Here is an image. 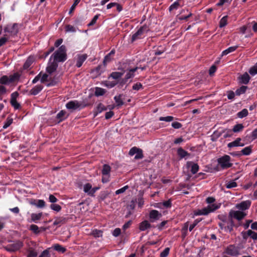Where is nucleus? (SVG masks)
<instances>
[{
	"instance_id": "obj_1",
	"label": "nucleus",
	"mask_w": 257,
	"mask_h": 257,
	"mask_svg": "<svg viewBox=\"0 0 257 257\" xmlns=\"http://www.w3.org/2000/svg\"><path fill=\"white\" fill-rule=\"evenodd\" d=\"M66 47L64 45H62L51 56L50 60H53L57 63L64 62L66 60Z\"/></svg>"
},
{
	"instance_id": "obj_2",
	"label": "nucleus",
	"mask_w": 257,
	"mask_h": 257,
	"mask_svg": "<svg viewBox=\"0 0 257 257\" xmlns=\"http://www.w3.org/2000/svg\"><path fill=\"white\" fill-rule=\"evenodd\" d=\"M231 158L229 156L225 155L217 160L218 164L223 169H227L232 166L233 164L230 162Z\"/></svg>"
},
{
	"instance_id": "obj_3",
	"label": "nucleus",
	"mask_w": 257,
	"mask_h": 257,
	"mask_svg": "<svg viewBox=\"0 0 257 257\" xmlns=\"http://www.w3.org/2000/svg\"><path fill=\"white\" fill-rule=\"evenodd\" d=\"M223 253L232 256H235L239 254V248L234 244H230L225 247Z\"/></svg>"
},
{
	"instance_id": "obj_4",
	"label": "nucleus",
	"mask_w": 257,
	"mask_h": 257,
	"mask_svg": "<svg viewBox=\"0 0 257 257\" xmlns=\"http://www.w3.org/2000/svg\"><path fill=\"white\" fill-rule=\"evenodd\" d=\"M23 246V243L20 240H17L12 244H8L6 249L10 252H14L19 250Z\"/></svg>"
},
{
	"instance_id": "obj_5",
	"label": "nucleus",
	"mask_w": 257,
	"mask_h": 257,
	"mask_svg": "<svg viewBox=\"0 0 257 257\" xmlns=\"http://www.w3.org/2000/svg\"><path fill=\"white\" fill-rule=\"evenodd\" d=\"M149 29L146 25L142 26L132 36V41L134 42L135 40L141 38L142 36L149 31Z\"/></svg>"
},
{
	"instance_id": "obj_6",
	"label": "nucleus",
	"mask_w": 257,
	"mask_h": 257,
	"mask_svg": "<svg viewBox=\"0 0 257 257\" xmlns=\"http://www.w3.org/2000/svg\"><path fill=\"white\" fill-rule=\"evenodd\" d=\"M219 208V206L216 204H212L208 205L206 207H204L201 209L203 215H208L209 213L214 211Z\"/></svg>"
},
{
	"instance_id": "obj_7",
	"label": "nucleus",
	"mask_w": 257,
	"mask_h": 257,
	"mask_svg": "<svg viewBox=\"0 0 257 257\" xmlns=\"http://www.w3.org/2000/svg\"><path fill=\"white\" fill-rule=\"evenodd\" d=\"M229 215L231 218L233 217L238 220H241L246 215V214L240 211H231Z\"/></svg>"
},
{
	"instance_id": "obj_8",
	"label": "nucleus",
	"mask_w": 257,
	"mask_h": 257,
	"mask_svg": "<svg viewBox=\"0 0 257 257\" xmlns=\"http://www.w3.org/2000/svg\"><path fill=\"white\" fill-rule=\"evenodd\" d=\"M137 69H138V67H136L134 68L130 69L129 71L126 74L124 78L121 80L120 84L122 85L127 82L128 79L133 77L134 76V73L137 70Z\"/></svg>"
},
{
	"instance_id": "obj_9",
	"label": "nucleus",
	"mask_w": 257,
	"mask_h": 257,
	"mask_svg": "<svg viewBox=\"0 0 257 257\" xmlns=\"http://www.w3.org/2000/svg\"><path fill=\"white\" fill-rule=\"evenodd\" d=\"M161 216V213H159L158 210H152L150 212L149 217L151 222H154L158 220Z\"/></svg>"
},
{
	"instance_id": "obj_10",
	"label": "nucleus",
	"mask_w": 257,
	"mask_h": 257,
	"mask_svg": "<svg viewBox=\"0 0 257 257\" xmlns=\"http://www.w3.org/2000/svg\"><path fill=\"white\" fill-rule=\"evenodd\" d=\"M19 93L17 92H15L11 94V104L15 108L19 109L20 107V104L16 100Z\"/></svg>"
},
{
	"instance_id": "obj_11",
	"label": "nucleus",
	"mask_w": 257,
	"mask_h": 257,
	"mask_svg": "<svg viewBox=\"0 0 257 257\" xmlns=\"http://www.w3.org/2000/svg\"><path fill=\"white\" fill-rule=\"evenodd\" d=\"M4 30L5 32L9 33L12 35L15 36L18 32V25L14 24L12 26H8L5 28Z\"/></svg>"
},
{
	"instance_id": "obj_12",
	"label": "nucleus",
	"mask_w": 257,
	"mask_h": 257,
	"mask_svg": "<svg viewBox=\"0 0 257 257\" xmlns=\"http://www.w3.org/2000/svg\"><path fill=\"white\" fill-rule=\"evenodd\" d=\"M58 64L57 62L53 60L51 61L50 60L46 68L47 72L49 74H51L56 70Z\"/></svg>"
},
{
	"instance_id": "obj_13",
	"label": "nucleus",
	"mask_w": 257,
	"mask_h": 257,
	"mask_svg": "<svg viewBox=\"0 0 257 257\" xmlns=\"http://www.w3.org/2000/svg\"><path fill=\"white\" fill-rule=\"evenodd\" d=\"M187 168H191V172L192 174H196L199 170V166L197 164L194 163L193 162L189 161L186 164Z\"/></svg>"
},
{
	"instance_id": "obj_14",
	"label": "nucleus",
	"mask_w": 257,
	"mask_h": 257,
	"mask_svg": "<svg viewBox=\"0 0 257 257\" xmlns=\"http://www.w3.org/2000/svg\"><path fill=\"white\" fill-rule=\"evenodd\" d=\"M251 205V202L249 200L242 201L236 205V207L241 210H245L248 209Z\"/></svg>"
},
{
	"instance_id": "obj_15",
	"label": "nucleus",
	"mask_w": 257,
	"mask_h": 257,
	"mask_svg": "<svg viewBox=\"0 0 257 257\" xmlns=\"http://www.w3.org/2000/svg\"><path fill=\"white\" fill-rule=\"evenodd\" d=\"M68 219L64 216L57 217L55 218L53 225L60 226L65 224L68 221Z\"/></svg>"
},
{
	"instance_id": "obj_16",
	"label": "nucleus",
	"mask_w": 257,
	"mask_h": 257,
	"mask_svg": "<svg viewBox=\"0 0 257 257\" xmlns=\"http://www.w3.org/2000/svg\"><path fill=\"white\" fill-rule=\"evenodd\" d=\"M81 104L77 101H71L67 103L66 107L69 109L75 110L81 106Z\"/></svg>"
},
{
	"instance_id": "obj_17",
	"label": "nucleus",
	"mask_w": 257,
	"mask_h": 257,
	"mask_svg": "<svg viewBox=\"0 0 257 257\" xmlns=\"http://www.w3.org/2000/svg\"><path fill=\"white\" fill-rule=\"evenodd\" d=\"M241 139L239 138H237L235 141L228 144L227 147L228 148H232L237 146H243L244 144L240 142Z\"/></svg>"
},
{
	"instance_id": "obj_18",
	"label": "nucleus",
	"mask_w": 257,
	"mask_h": 257,
	"mask_svg": "<svg viewBox=\"0 0 257 257\" xmlns=\"http://www.w3.org/2000/svg\"><path fill=\"white\" fill-rule=\"evenodd\" d=\"M152 227L151 224L147 220H144L140 224L139 229L141 231H145Z\"/></svg>"
},
{
	"instance_id": "obj_19",
	"label": "nucleus",
	"mask_w": 257,
	"mask_h": 257,
	"mask_svg": "<svg viewBox=\"0 0 257 257\" xmlns=\"http://www.w3.org/2000/svg\"><path fill=\"white\" fill-rule=\"evenodd\" d=\"M250 78V76L248 73L245 72L239 77L240 82L242 84H247L248 83Z\"/></svg>"
},
{
	"instance_id": "obj_20",
	"label": "nucleus",
	"mask_w": 257,
	"mask_h": 257,
	"mask_svg": "<svg viewBox=\"0 0 257 257\" xmlns=\"http://www.w3.org/2000/svg\"><path fill=\"white\" fill-rule=\"evenodd\" d=\"M43 87L41 85H37L33 87L30 91L31 95H36L38 94L43 89Z\"/></svg>"
},
{
	"instance_id": "obj_21",
	"label": "nucleus",
	"mask_w": 257,
	"mask_h": 257,
	"mask_svg": "<svg viewBox=\"0 0 257 257\" xmlns=\"http://www.w3.org/2000/svg\"><path fill=\"white\" fill-rule=\"evenodd\" d=\"M42 216V212L39 213H32L31 215V221L35 223H38Z\"/></svg>"
},
{
	"instance_id": "obj_22",
	"label": "nucleus",
	"mask_w": 257,
	"mask_h": 257,
	"mask_svg": "<svg viewBox=\"0 0 257 257\" xmlns=\"http://www.w3.org/2000/svg\"><path fill=\"white\" fill-rule=\"evenodd\" d=\"M251 153V148L250 147H246L243 149L240 152H238L235 155L240 156L243 155H249Z\"/></svg>"
},
{
	"instance_id": "obj_23",
	"label": "nucleus",
	"mask_w": 257,
	"mask_h": 257,
	"mask_svg": "<svg viewBox=\"0 0 257 257\" xmlns=\"http://www.w3.org/2000/svg\"><path fill=\"white\" fill-rule=\"evenodd\" d=\"M86 58H87L86 54H83V55L78 56V59L77 60V63L76 64V66L77 67H80L82 66L84 61L86 59Z\"/></svg>"
},
{
	"instance_id": "obj_24",
	"label": "nucleus",
	"mask_w": 257,
	"mask_h": 257,
	"mask_svg": "<svg viewBox=\"0 0 257 257\" xmlns=\"http://www.w3.org/2000/svg\"><path fill=\"white\" fill-rule=\"evenodd\" d=\"M115 50H112L107 55H106L103 60V63L104 65H106L107 63L109 62L114 55Z\"/></svg>"
},
{
	"instance_id": "obj_25",
	"label": "nucleus",
	"mask_w": 257,
	"mask_h": 257,
	"mask_svg": "<svg viewBox=\"0 0 257 257\" xmlns=\"http://www.w3.org/2000/svg\"><path fill=\"white\" fill-rule=\"evenodd\" d=\"M67 117L66 112L64 110L60 111L56 115V118L58 122L61 121Z\"/></svg>"
},
{
	"instance_id": "obj_26",
	"label": "nucleus",
	"mask_w": 257,
	"mask_h": 257,
	"mask_svg": "<svg viewBox=\"0 0 257 257\" xmlns=\"http://www.w3.org/2000/svg\"><path fill=\"white\" fill-rule=\"evenodd\" d=\"M177 154L181 158H185L186 156H189L190 154L185 151L182 148H179L177 150Z\"/></svg>"
},
{
	"instance_id": "obj_27",
	"label": "nucleus",
	"mask_w": 257,
	"mask_h": 257,
	"mask_svg": "<svg viewBox=\"0 0 257 257\" xmlns=\"http://www.w3.org/2000/svg\"><path fill=\"white\" fill-rule=\"evenodd\" d=\"M111 171L110 167L107 164H104L102 169V174L103 175H108Z\"/></svg>"
},
{
	"instance_id": "obj_28",
	"label": "nucleus",
	"mask_w": 257,
	"mask_h": 257,
	"mask_svg": "<svg viewBox=\"0 0 257 257\" xmlns=\"http://www.w3.org/2000/svg\"><path fill=\"white\" fill-rule=\"evenodd\" d=\"M53 248L60 252L64 253L66 251V248L60 245L59 244H55L53 246Z\"/></svg>"
},
{
	"instance_id": "obj_29",
	"label": "nucleus",
	"mask_w": 257,
	"mask_h": 257,
	"mask_svg": "<svg viewBox=\"0 0 257 257\" xmlns=\"http://www.w3.org/2000/svg\"><path fill=\"white\" fill-rule=\"evenodd\" d=\"M29 229L35 234H38L41 232V230L39 227L35 224L31 225Z\"/></svg>"
},
{
	"instance_id": "obj_30",
	"label": "nucleus",
	"mask_w": 257,
	"mask_h": 257,
	"mask_svg": "<svg viewBox=\"0 0 257 257\" xmlns=\"http://www.w3.org/2000/svg\"><path fill=\"white\" fill-rule=\"evenodd\" d=\"M237 47H238V46H237L230 47L228 48V49L224 50L222 52L221 56L227 55L229 53L234 51L237 49Z\"/></svg>"
},
{
	"instance_id": "obj_31",
	"label": "nucleus",
	"mask_w": 257,
	"mask_h": 257,
	"mask_svg": "<svg viewBox=\"0 0 257 257\" xmlns=\"http://www.w3.org/2000/svg\"><path fill=\"white\" fill-rule=\"evenodd\" d=\"M106 91L104 89L100 87H96L95 91V95L97 96H102L105 93Z\"/></svg>"
},
{
	"instance_id": "obj_32",
	"label": "nucleus",
	"mask_w": 257,
	"mask_h": 257,
	"mask_svg": "<svg viewBox=\"0 0 257 257\" xmlns=\"http://www.w3.org/2000/svg\"><path fill=\"white\" fill-rule=\"evenodd\" d=\"M222 132H218V130H216L211 136V139L212 141H215L217 139L221 136Z\"/></svg>"
},
{
	"instance_id": "obj_33",
	"label": "nucleus",
	"mask_w": 257,
	"mask_h": 257,
	"mask_svg": "<svg viewBox=\"0 0 257 257\" xmlns=\"http://www.w3.org/2000/svg\"><path fill=\"white\" fill-rule=\"evenodd\" d=\"M121 95H119L118 96H115L114 97V99L116 103V106L119 107V106L122 105L123 104V101L121 98Z\"/></svg>"
},
{
	"instance_id": "obj_34",
	"label": "nucleus",
	"mask_w": 257,
	"mask_h": 257,
	"mask_svg": "<svg viewBox=\"0 0 257 257\" xmlns=\"http://www.w3.org/2000/svg\"><path fill=\"white\" fill-rule=\"evenodd\" d=\"M247 87L246 86H242L239 88L237 89L235 91V94L236 95H240L241 94L245 93Z\"/></svg>"
},
{
	"instance_id": "obj_35",
	"label": "nucleus",
	"mask_w": 257,
	"mask_h": 257,
	"mask_svg": "<svg viewBox=\"0 0 257 257\" xmlns=\"http://www.w3.org/2000/svg\"><path fill=\"white\" fill-rule=\"evenodd\" d=\"M123 74V72H113L111 73L110 76L113 79H117L121 77Z\"/></svg>"
},
{
	"instance_id": "obj_36",
	"label": "nucleus",
	"mask_w": 257,
	"mask_h": 257,
	"mask_svg": "<svg viewBox=\"0 0 257 257\" xmlns=\"http://www.w3.org/2000/svg\"><path fill=\"white\" fill-rule=\"evenodd\" d=\"M247 235H249L254 240H257V233L252 230H248L247 231Z\"/></svg>"
},
{
	"instance_id": "obj_37",
	"label": "nucleus",
	"mask_w": 257,
	"mask_h": 257,
	"mask_svg": "<svg viewBox=\"0 0 257 257\" xmlns=\"http://www.w3.org/2000/svg\"><path fill=\"white\" fill-rule=\"evenodd\" d=\"M38 208H43L45 206V202L43 200H38L36 202L33 203Z\"/></svg>"
},
{
	"instance_id": "obj_38",
	"label": "nucleus",
	"mask_w": 257,
	"mask_h": 257,
	"mask_svg": "<svg viewBox=\"0 0 257 257\" xmlns=\"http://www.w3.org/2000/svg\"><path fill=\"white\" fill-rule=\"evenodd\" d=\"M202 219L201 218H197L195 219L193 223L191 224L189 227V230L190 231H191L193 228L201 221H202Z\"/></svg>"
},
{
	"instance_id": "obj_39",
	"label": "nucleus",
	"mask_w": 257,
	"mask_h": 257,
	"mask_svg": "<svg viewBox=\"0 0 257 257\" xmlns=\"http://www.w3.org/2000/svg\"><path fill=\"white\" fill-rule=\"evenodd\" d=\"M109 195V192L107 191H101L99 195V199L101 201L105 200Z\"/></svg>"
},
{
	"instance_id": "obj_40",
	"label": "nucleus",
	"mask_w": 257,
	"mask_h": 257,
	"mask_svg": "<svg viewBox=\"0 0 257 257\" xmlns=\"http://www.w3.org/2000/svg\"><path fill=\"white\" fill-rule=\"evenodd\" d=\"M27 257H36L38 255V253L33 248H30L28 251Z\"/></svg>"
},
{
	"instance_id": "obj_41",
	"label": "nucleus",
	"mask_w": 257,
	"mask_h": 257,
	"mask_svg": "<svg viewBox=\"0 0 257 257\" xmlns=\"http://www.w3.org/2000/svg\"><path fill=\"white\" fill-rule=\"evenodd\" d=\"M227 16L223 17L219 22V27L220 28H223L225 27L227 24Z\"/></svg>"
},
{
	"instance_id": "obj_42",
	"label": "nucleus",
	"mask_w": 257,
	"mask_h": 257,
	"mask_svg": "<svg viewBox=\"0 0 257 257\" xmlns=\"http://www.w3.org/2000/svg\"><path fill=\"white\" fill-rule=\"evenodd\" d=\"M248 114V110L246 109H243L237 113V116L239 118L245 117Z\"/></svg>"
},
{
	"instance_id": "obj_43",
	"label": "nucleus",
	"mask_w": 257,
	"mask_h": 257,
	"mask_svg": "<svg viewBox=\"0 0 257 257\" xmlns=\"http://www.w3.org/2000/svg\"><path fill=\"white\" fill-rule=\"evenodd\" d=\"M225 186L227 188L230 189L236 187L237 186V183L234 181L232 180L227 182Z\"/></svg>"
},
{
	"instance_id": "obj_44",
	"label": "nucleus",
	"mask_w": 257,
	"mask_h": 257,
	"mask_svg": "<svg viewBox=\"0 0 257 257\" xmlns=\"http://www.w3.org/2000/svg\"><path fill=\"white\" fill-rule=\"evenodd\" d=\"M50 207L52 210L57 212H59L62 208L60 205L54 203L51 204Z\"/></svg>"
},
{
	"instance_id": "obj_45",
	"label": "nucleus",
	"mask_w": 257,
	"mask_h": 257,
	"mask_svg": "<svg viewBox=\"0 0 257 257\" xmlns=\"http://www.w3.org/2000/svg\"><path fill=\"white\" fill-rule=\"evenodd\" d=\"M13 119L12 118L8 117L3 126V128H6L10 126V125L13 123Z\"/></svg>"
},
{
	"instance_id": "obj_46",
	"label": "nucleus",
	"mask_w": 257,
	"mask_h": 257,
	"mask_svg": "<svg viewBox=\"0 0 257 257\" xmlns=\"http://www.w3.org/2000/svg\"><path fill=\"white\" fill-rule=\"evenodd\" d=\"M249 73L251 75H254L257 74V63L250 68Z\"/></svg>"
},
{
	"instance_id": "obj_47",
	"label": "nucleus",
	"mask_w": 257,
	"mask_h": 257,
	"mask_svg": "<svg viewBox=\"0 0 257 257\" xmlns=\"http://www.w3.org/2000/svg\"><path fill=\"white\" fill-rule=\"evenodd\" d=\"M174 120V117L172 116H167L166 117H160L159 118V120L160 121H165L167 122H170Z\"/></svg>"
},
{
	"instance_id": "obj_48",
	"label": "nucleus",
	"mask_w": 257,
	"mask_h": 257,
	"mask_svg": "<svg viewBox=\"0 0 257 257\" xmlns=\"http://www.w3.org/2000/svg\"><path fill=\"white\" fill-rule=\"evenodd\" d=\"M136 155L135 157V159H142L144 157V155L143 154V151L142 149H139L137 153H136Z\"/></svg>"
},
{
	"instance_id": "obj_49",
	"label": "nucleus",
	"mask_w": 257,
	"mask_h": 257,
	"mask_svg": "<svg viewBox=\"0 0 257 257\" xmlns=\"http://www.w3.org/2000/svg\"><path fill=\"white\" fill-rule=\"evenodd\" d=\"M33 58L29 57L27 60L26 62L25 63V64L24 65V67L25 69L28 68L32 64V63H33Z\"/></svg>"
},
{
	"instance_id": "obj_50",
	"label": "nucleus",
	"mask_w": 257,
	"mask_h": 257,
	"mask_svg": "<svg viewBox=\"0 0 257 257\" xmlns=\"http://www.w3.org/2000/svg\"><path fill=\"white\" fill-rule=\"evenodd\" d=\"M170 251V248L169 247H166L164 249V250L160 253V257H167Z\"/></svg>"
},
{
	"instance_id": "obj_51",
	"label": "nucleus",
	"mask_w": 257,
	"mask_h": 257,
	"mask_svg": "<svg viewBox=\"0 0 257 257\" xmlns=\"http://www.w3.org/2000/svg\"><path fill=\"white\" fill-rule=\"evenodd\" d=\"M140 148H138L136 147H134L131 148L129 151V155L133 156L137 153Z\"/></svg>"
},
{
	"instance_id": "obj_52",
	"label": "nucleus",
	"mask_w": 257,
	"mask_h": 257,
	"mask_svg": "<svg viewBox=\"0 0 257 257\" xmlns=\"http://www.w3.org/2000/svg\"><path fill=\"white\" fill-rule=\"evenodd\" d=\"M39 257H50L49 249H45L42 251Z\"/></svg>"
},
{
	"instance_id": "obj_53",
	"label": "nucleus",
	"mask_w": 257,
	"mask_h": 257,
	"mask_svg": "<svg viewBox=\"0 0 257 257\" xmlns=\"http://www.w3.org/2000/svg\"><path fill=\"white\" fill-rule=\"evenodd\" d=\"M128 188V186L127 185H126V186L122 187L121 188L115 191V194L118 195V194L122 193L126 191V190H127Z\"/></svg>"
},
{
	"instance_id": "obj_54",
	"label": "nucleus",
	"mask_w": 257,
	"mask_h": 257,
	"mask_svg": "<svg viewBox=\"0 0 257 257\" xmlns=\"http://www.w3.org/2000/svg\"><path fill=\"white\" fill-rule=\"evenodd\" d=\"M9 82V78L6 76H3L0 78V83L2 84H7Z\"/></svg>"
},
{
	"instance_id": "obj_55",
	"label": "nucleus",
	"mask_w": 257,
	"mask_h": 257,
	"mask_svg": "<svg viewBox=\"0 0 257 257\" xmlns=\"http://www.w3.org/2000/svg\"><path fill=\"white\" fill-rule=\"evenodd\" d=\"M163 205L164 207L166 208H170L172 206V202L170 199H169L167 201H164L163 202Z\"/></svg>"
},
{
	"instance_id": "obj_56",
	"label": "nucleus",
	"mask_w": 257,
	"mask_h": 257,
	"mask_svg": "<svg viewBox=\"0 0 257 257\" xmlns=\"http://www.w3.org/2000/svg\"><path fill=\"white\" fill-rule=\"evenodd\" d=\"M92 186L90 183H87L84 186V191L88 194V192L91 190Z\"/></svg>"
},
{
	"instance_id": "obj_57",
	"label": "nucleus",
	"mask_w": 257,
	"mask_h": 257,
	"mask_svg": "<svg viewBox=\"0 0 257 257\" xmlns=\"http://www.w3.org/2000/svg\"><path fill=\"white\" fill-rule=\"evenodd\" d=\"M93 235L95 237H99L102 235V232L99 230H95L93 231Z\"/></svg>"
},
{
	"instance_id": "obj_58",
	"label": "nucleus",
	"mask_w": 257,
	"mask_h": 257,
	"mask_svg": "<svg viewBox=\"0 0 257 257\" xmlns=\"http://www.w3.org/2000/svg\"><path fill=\"white\" fill-rule=\"evenodd\" d=\"M121 233V229L119 228H116L112 232V235L115 237L118 236Z\"/></svg>"
},
{
	"instance_id": "obj_59",
	"label": "nucleus",
	"mask_w": 257,
	"mask_h": 257,
	"mask_svg": "<svg viewBox=\"0 0 257 257\" xmlns=\"http://www.w3.org/2000/svg\"><path fill=\"white\" fill-rule=\"evenodd\" d=\"M66 31L75 32L76 31V29L75 27H74L73 26L70 25H68L66 26Z\"/></svg>"
},
{
	"instance_id": "obj_60",
	"label": "nucleus",
	"mask_w": 257,
	"mask_h": 257,
	"mask_svg": "<svg viewBox=\"0 0 257 257\" xmlns=\"http://www.w3.org/2000/svg\"><path fill=\"white\" fill-rule=\"evenodd\" d=\"M105 106L102 103H99L97 106V111L98 112H101L103 110H105Z\"/></svg>"
},
{
	"instance_id": "obj_61",
	"label": "nucleus",
	"mask_w": 257,
	"mask_h": 257,
	"mask_svg": "<svg viewBox=\"0 0 257 257\" xmlns=\"http://www.w3.org/2000/svg\"><path fill=\"white\" fill-rule=\"evenodd\" d=\"M143 86L141 83H137L136 84H134L133 86V89L134 90H139L141 88H142Z\"/></svg>"
},
{
	"instance_id": "obj_62",
	"label": "nucleus",
	"mask_w": 257,
	"mask_h": 257,
	"mask_svg": "<svg viewBox=\"0 0 257 257\" xmlns=\"http://www.w3.org/2000/svg\"><path fill=\"white\" fill-rule=\"evenodd\" d=\"M49 201L51 203H53V204H54V203H55L58 201L57 198L55 196H54L53 195H52V194H50L49 195Z\"/></svg>"
},
{
	"instance_id": "obj_63",
	"label": "nucleus",
	"mask_w": 257,
	"mask_h": 257,
	"mask_svg": "<svg viewBox=\"0 0 257 257\" xmlns=\"http://www.w3.org/2000/svg\"><path fill=\"white\" fill-rule=\"evenodd\" d=\"M179 6V4L178 2H175L173 4H172L169 8V10L171 11L174 9H178Z\"/></svg>"
},
{
	"instance_id": "obj_64",
	"label": "nucleus",
	"mask_w": 257,
	"mask_h": 257,
	"mask_svg": "<svg viewBox=\"0 0 257 257\" xmlns=\"http://www.w3.org/2000/svg\"><path fill=\"white\" fill-rule=\"evenodd\" d=\"M250 137V139L252 141L257 138V130H254V131L252 132Z\"/></svg>"
}]
</instances>
